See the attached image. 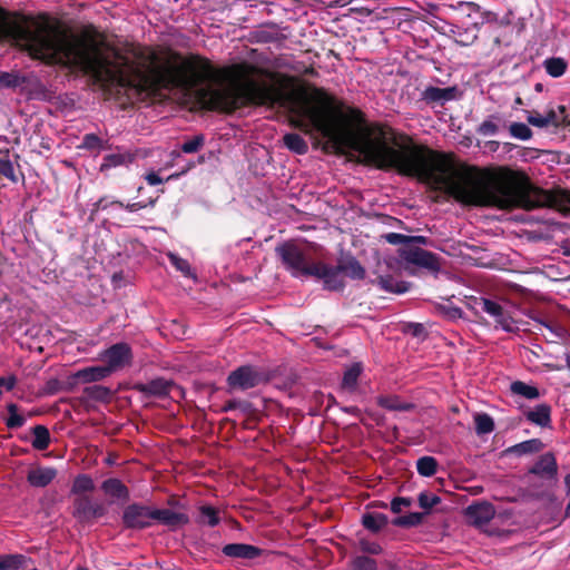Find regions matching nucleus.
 Segmentation results:
<instances>
[{"mask_svg":"<svg viewBox=\"0 0 570 570\" xmlns=\"http://www.w3.org/2000/svg\"><path fill=\"white\" fill-rule=\"evenodd\" d=\"M146 180L150 186L159 185L163 183V178L155 171L147 174Z\"/></svg>","mask_w":570,"mask_h":570,"instance_id":"nucleus-60","label":"nucleus"},{"mask_svg":"<svg viewBox=\"0 0 570 570\" xmlns=\"http://www.w3.org/2000/svg\"><path fill=\"white\" fill-rule=\"evenodd\" d=\"M343 411L356 416L361 413V410L357 406H346L343 409Z\"/></svg>","mask_w":570,"mask_h":570,"instance_id":"nucleus-62","label":"nucleus"},{"mask_svg":"<svg viewBox=\"0 0 570 570\" xmlns=\"http://www.w3.org/2000/svg\"><path fill=\"white\" fill-rule=\"evenodd\" d=\"M26 82V78L13 72H1L0 83L6 88H17Z\"/></svg>","mask_w":570,"mask_h":570,"instance_id":"nucleus-46","label":"nucleus"},{"mask_svg":"<svg viewBox=\"0 0 570 570\" xmlns=\"http://www.w3.org/2000/svg\"><path fill=\"white\" fill-rule=\"evenodd\" d=\"M95 490V483L90 475L78 474L72 482L71 493L80 497V494L92 492Z\"/></svg>","mask_w":570,"mask_h":570,"instance_id":"nucleus-32","label":"nucleus"},{"mask_svg":"<svg viewBox=\"0 0 570 570\" xmlns=\"http://www.w3.org/2000/svg\"><path fill=\"white\" fill-rule=\"evenodd\" d=\"M31 559L21 553L0 554V570H24Z\"/></svg>","mask_w":570,"mask_h":570,"instance_id":"nucleus-23","label":"nucleus"},{"mask_svg":"<svg viewBox=\"0 0 570 570\" xmlns=\"http://www.w3.org/2000/svg\"><path fill=\"white\" fill-rule=\"evenodd\" d=\"M101 360L110 373L131 365L134 354L130 345L125 342L116 343L101 353Z\"/></svg>","mask_w":570,"mask_h":570,"instance_id":"nucleus-7","label":"nucleus"},{"mask_svg":"<svg viewBox=\"0 0 570 570\" xmlns=\"http://www.w3.org/2000/svg\"><path fill=\"white\" fill-rule=\"evenodd\" d=\"M72 515L79 520L102 518L107 510L101 503H92L88 495H80L73 500Z\"/></svg>","mask_w":570,"mask_h":570,"instance_id":"nucleus-12","label":"nucleus"},{"mask_svg":"<svg viewBox=\"0 0 570 570\" xmlns=\"http://www.w3.org/2000/svg\"><path fill=\"white\" fill-rule=\"evenodd\" d=\"M351 570H377V563L367 556H356L350 562Z\"/></svg>","mask_w":570,"mask_h":570,"instance_id":"nucleus-42","label":"nucleus"},{"mask_svg":"<svg viewBox=\"0 0 570 570\" xmlns=\"http://www.w3.org/2000/svg\"><path fill=\"white\" fill-rule=\"evenodd\" d=\"M110 374L111 373L109 372V370L107 368L106 365L89 366V367L79 370L75 374V377L77 380L81 381L82 383H91V382L101 381V380L108 377Z\"/></svg>","mask_w":570,"mask_h":570,"instance_id":"nucleus-25","label":"nucleus"},{"mask_svg":"<svg viewBox=\"0 0 570 570\" xmlns=\"http://www.w3.org/2000/svg\"><path fill=\"white\" fill-rule=\"evenodd\" d=\"M543 67L549 76L559 78L567 71L568 63L561 57H551L543 61Z\"/></svg>","mask_w":570,"mask_h":570,"instance_id":"nucleus-29","label":"nucleus"},{"mask_svg":"<svg viewBox=\"0 0 570 570\" xmlns=\"http://www.w3.org/2000/svg\"><path fill=\"white\" fill-rule=\"evenodd\" d=\"M205 144V137L203 135H196L191 139L186 140L180 149L186 154H193L198 151Z\"/></svg>","mask_w":570,"mask_h":570,"instance_id":"nucleus-48","label":"nucleus"},{"mask_svg":"<svg viewBox=\"0 0 570 570\" xmlns=\"http://www.w3.org/2000/svg\"><path fill=\"white\" fill-rule=\"evenodd\" d=\"M168 257L171 265L175 266L177 271L181 272L185 276L191 275V267L188 261L179 257L176 254H169Z\"/></svg>","mask_w":570,"mask_h":570,"instance_id":"nucleus-51","label":"nucleus"},{"mask_svg":"<svg viewBox=\"0 0 570 570\" xmlns=\"http://www.w3.org/2000/svg\"><path fill=\"white\" fill-rule=\"evenodd\" d=\"M83 394L88 400L97 402H108L111 397V390L104 385H90L83 389Z\"/></svg>","mask_w":570,"mask_h":570,"instance_id":"nucleus-31","label":"nucleus"},{"mask_svg":"<svg viewBox=\"0 0 570 570\" xmlns=\"http://www.w3.org/2000/svg\"><path fill=\"white\" fill-rule=\"evenodd\" d=\"M239 409L243 413H250L253 411V405L248 401H240V400H228L222 411L223 412H229L233 410Z\"/></svg>","mask_w":570,"mask_h":570,"instance_id":"nucleus-47","label":"nucleus"},{"mask_svg":"<svg viewBox=\"0 0 570 570\" xmlns=\"http://www.w3.org/2000/svg\"><path fill=\"white\" fill-rule=\"evenodd\" d=\"M426 513L411 512L406 515H400L392 520V524L400 528H412L420 525Z\"/></svg>","mask_w":570,"mask_h":570,"instance_id":"nucleus-37","label":"nucleus"},{"mask_svg":"<svg viewBox=\"0 0 570 570\" xmlns=\"http://www.w3.org/2000/svg\"><path fill=\"white\" fill-rule=\"evenodd\" d=\"M358 548L362 552L368 554H381L383 551L382 547L377 542L371 541L366 538H361L358 540Z\"/></svg>","mask_w":570,"mask_h":570,"instance_id":"nucleus-50","label":"nucleus"},{"mask_svg":"<svg viewBox=\"0 0 570 570\" xmlns=\"http://www.w3.org/2000/svg\"><path fill=\"white\" fill-rule=\"evenodd\" d=\"M473 419L478 435L489 434L494 431V421L488 413H476Z\"/></svg>","mask_w":570,"mask_h":570,"instance_id":"nucleus-38","label":"nucleus"},{"mask_svg":"<svg viewBox=\"0 0 570 570\" xmlns=\"http://www.w3.org/2000/svg\"><path fill=\"white\" fill-rule=\"evenodd\" d=\"M562 249L566 256H570V245L563 246Z\"/></svg>","mask_w":570,"mask_h":570,"instance_id":"nucleus-64","label":"nucleus"},{"mask_svg":"<svg viewBox=\"0 0 570 570\" xmlns=\"http://www.w3.org/2000/svg\"><path fill=\"white\" fill-rule=\"evenodd\" d=\"M9 412V417L6 420V425L9 429H19L24 425L26 417L18 413V405L16 403H10L7 406Z\"/></svg>","mask_w":570,"mask_h":570,"instance_id":"nucleus-41","label":"nucleus"},{"mask_svg":"<svg viewBox=\"0 0 570 570\" xmlns=\"http://www.w3.org/2000/svg\"><path fill=\"white\" fill-rule=\"evenodd\" d=\"M544 448L543 442L540 439H530L518 443L508 449V452L514 453L518 455L529 454V453H538Z\"/></svg>","mask_w":570,"mask_h":570,"instance_id":"nucleus-28","label":"nucleus"},{"mask_svg":"<svg viewBox=\"0 0 570 570\" xmlns=\"http://www.w3.org/2000/svg\"><path fill=\"white\" fill-rule=\"evenodd\" d=\"M451 32L458 45L463 47L471 46L478 39V23H474L471 28L454 26Z\"/></svg>","mask_w":570,"mask_h":570,"instance_id":"nucleus-26","label":"nucleus"},{"mask_svg":"<svg viewBox=\"0 0 570 570\" xmlns=\"http://www.w3.org/2000/svg\"><path fill=\"white\" fill-rule=\"evenodd\" d=\"M529 473L548 481H556L558 475V463L552 452L539 456L537 462L529 469Z\"/></svg>","mask_w":570,"mask_h":570,"instance_id":"nucleus-13","label":"nucleus"},{"mask_svg":"<svg viewBox=\"0 0 570 570\" xmlns=\"http://www.w3.org/2000/svg\"><path fill=\"white\" fill-rule=\"evenodd\" d=\"M387 523L389 518L383 513L367 512L362 515L363 527L373 533L380 532Z\"/></svg>","mask_w":570,"mask_h":570,"instance_id":"nucleus-27","label":"nucleus"},{"mask_svg":"<svg viewBox=\"0 0 570 570\" xmlns=\"http://www.w3.org/2000/svg\"><path fill=\"white\" fill-rule=\"evenodd\" d=\"M473 309L476 313L483 312L489 314L491 317H493L497 325L502 327L505 332H514V320L510 312L505 309L500 303L489 298L479 297L474 298L473 301Z\"/></svg>","mask_w":570,"mask_h":570,"instance_id":"nucleus-6","label":"nucleus"},{"mask_svg":"<svg viewBox=\"0 0 570 570\" xmlns=\"http://www.w3.org/2000/svg\"><path fill=\"white\" fill-rule=\"evenodd\" d=\"M460 6L466 8L469 12L480 10V6L474 2H460Z\"/></svg>","mask_w":570,"mask_h":570,"instance_id":"nucleus-61","label":"nucleus"},{"mask_svg":"<svg viewBox=\"0 0 570 570\" xmlns=\"http://www.w3.org/2000/svg\"><path fill=\"white\" fill-rule=\"evenodd\" d=\"M32 446L36 450L43 451L50 444V433L45 425H36L32 428Z\"/></svg>","mask_w":570,"mask_h":570,"instance_id":"nucleus-33","label":"nucleus"},{"mask_svg":"<svg viewBox=\"0 0 570 570\" xmlns=\"http://www.w3.org/2000/svg\"><path fill=\"white\" fill-rule=\"evenodd\" d=\"M61 389H62V383L58 379L52 377L46 382V384L43 386V393L47 395H55L58 392H60Z\"/></svg>","mask_w":570,"mask_h":570,"instance_id":"nucleus-55","label":"nucleus"},{"mask_svg":"<svg viewBox=\"0 0 570 570\" xmlns=\"http://www.w3.org/2000/svg\"><path fill=\"white\" fill-rule=\"evenodd\" d=\"M222 552L233 559L253 560L263 554V550L248 543H228L222 549Z\"/></svg>","mask_w":570,"mask_h":570,"instance_id":"nucleus-15","label":"nucleus"},{"mask_svg":"<svg viewBox=\"0 0 570 570\" xmlns=\"http://www.w3.org/2000/svg\"><path fill=\"white\" fill-rule=\"evenodd\" d=\"M419 505L426 510V514L429 513V510H431L433 507L439 504L441 502L440 497L435 494H429L428 492H421L417 498Z\"/></svg>","mask_w":570,"mask_h":570,"instance_id":"nucleus-49","label":"nucleus"},{"mask_svg":"<svg viewBox=\"0 0 570 570\" xmlns=\"http://www.w3.org/2000/svg\"><path fill=\"white\" fill-rule=\"evenodd\" d=\"M362 365L360 363H354L350 366L343 375L342 387L346 390H354L357 385L358 377L362 373Z\"/></svg>","mask_w":570,"mask_h":570,"instance_id":"nucleus-39","label":"nucleus"},{"mask_svg":"<svg viewBox=\"0 0 570 570\" xmlns=\"http://www.w3.org/2000/svg\"><path fill=\"white\" fill-rule=\"evenodd\" d=\"M156 200L157 198H149L147 202L145 200H140V202H136V203H128V204H124L120 200H111V202H108V198L107 197H102L100 198L96 204H95V209L96 210H105L107 209L110 205H117L118 207L120 208H125L127 212H130V213H134V212H138L140 209H144L148 206L150 207H154L155 204H156Z\"/></svg>","mask_w":570,"mask_h":570,"instance_id":"nucleus-21","label":"nucleus"},{"mask_svg":"<svg viewBox=\"0 0 570 570\" xmlns=\"http://www.w3.org/2000/svg\"><path fill=\"white\" fill-rule=\"evenodd\" d=\"M510 391L515 395H521L528 400H535L540 396L538 387L529 385L522 381H514L510 385Z\"/></svg>","mask_w":570,"mask_h":570,"instance_id":"nucleus-34","label":"nucleus"},{"mask_svg":"<svg viewBox=\"0 0 570 570\" xmlns=\"http://www.w3.org/2000/svg\"><path fill=\"white\" fill-rule=\"evenodd\" d=\"M412 504V500L410 498L396 497L391 501V510L393 513H400L402 508L410 507Z\"/></svg>","mask_w":570,"mask_h":570,"instance_id":"nucleus-56","label":"nucleus"},{"mask_svg":"<svg viewBox=\"0 0 570 570\" xmlns=\"http://www.w3.org/2000/svg\"><path fill=\"white\" fill-rule=\"evenodd\" d=\"M79 147L90 151L101 150L105 148V142L96 134H86L83 135Z\"/></svg>","mask_w":570,"mask_h":570,"instance_id":"nucleus-44","label":"nucleus"},{"mask_svg":"<svg viewBox=\"0 0 570 570\" xmlns=\"http://www.w3.org/2000/svg\"><path fill=\"white\" fill-rule=\"evenodd\" d=\"M282 264L295 277L311 276L315 262H311L307 254L296 243L284 242L275 247Z\"/></svg>","mask_w":570,"mask_h":570,"instance_id":"nucleus-2","label":"nucleus"},{"mask_svg":"<svg viewBox=\"0 0 570 570\" xmlns=\"http://www.w3.org/2000/svg\"><path fill=\"white\" fill-rule=\"evenodd\" d=\"M460 97L458 86L439 88L426 86L421 92V100L429 106H443L448 101L456 100Z\"/></svg>","mask_w":570,"mask_h":570,"instance_id":"nucleus-10","label":"nucleus"},{"mask_svg":"<svg viewBox=\"0 0 570 570\" xmlns=\"http://www.w3.org/2000/svg\"><path fill=\"white\" fill-rule=\"evenodd\" d=\"M373 283L377 284L383 291L394 294H403L410 288L409 283L396 281L392 275H379Z\"/></svg>","mask_w":570,"mask_h":570,"instance_id":"nucleus-24","label":"nucleus"},{"mask_svg":"<svg viewBox=\"0 0 570 570\" xmlns=\"http://www.w3.org/2000/svg\"><path fill=\"white\" fill-rule=\"evenodd\" d=\"M167 525L171 529L185 525L189 522L187 514L170 509H158L153 507V525L155 523Z\"/></svg>","mask_w":570,"mask_h":570,"instance_id":"nucleus-14","label":"nucleus"},{"mask_svg":"<svg viewBox=\"0 0 570 570\" xmlns=\"http://www.w3.org/2000/svg\"><path fill=\"white\" fill-rule=\"evenodd\" d=\"M337 265L342 274H345L347 277L352 279L361 281L365 278V268L351 254L342 255L337 261Z\"/></svg>","mask_w":570,"mask_h":570,"instance_id":"nucleus-17","label":"nucleus"},{"mask_svg":"<svg viewBox=\"0 0 570 570\" xmlns=\"http://www.w3.org/2000/svg\"><path fill=\"white\" fill-rule=\"evenodd\" d=\"M101 490L106 495L121 502H128L130 492L128 487L117 478H109L101 483Z\"/></svg>","mask_w":570,"mask_h":570,"instance_id":"nucleus-18","label":"nucleus"},{"mask_svg":"<svg viewBox=\"0 0 570 570\" xmlns=\"http://www.w3.org/2000/svg\"><path fill=\"white\" fill-rule=\"evenodd\" d=\"M382 239H384L386 243H389L391 245H401V246H407L410 244L412 246H419V247H420V245L431 246L433 243L426 236H421V235L407 236V235H403V234H399V233L384 234V235H382Z\"/></svg>","mask_w":570,"mask_h":570,"instance_id":"nucleus-20","label":"nucleus"},{"mask_svg":"<svg viewBox=\"0 0 570 570\" xmlns=\"http://www.w3.org/2000/svg\"><path fill=\"white\" fill-rule=\"evenodd\" d=\"M527 121L534 127L538 128H547L548 121L544 119V116L540 115L537 110L527 111Z\"/></svg>","mask_w":570,"mask_h":570,"instance_id":"nucleus-53","label":"nucleus"},{"mask_svg":"<svg viewBox=\"0 0 570 570\" xmlns=\"http://www.w3.org/2000/svg\"><path fill=\"white\" fill-rule=\"evenodd\" d=\"M202 519L209 525L216 527L220 519L218 517V510L212 505H202L199 508Z\"/></svg>","mask_w":570,"mask_h":570,"instance_id":"nucleus-45","label":"nucleus"},{"mask_svg":"<svg viewBox=\"0 0 570 570\" xmlns=\"http://www.w3.org/2000/svg\"><path fill=\"white\" fill-rule=\"evenodd\" d=\"M0 175L8 178L12 183L18 181L13 165L9 158H0Z\"/></svg>","mask_w":570,"mask_h":570,"instance_id":"nucleus-52","label":"nucleus"},{"mask_svg":"<svg viewBox=\"0 0 570 570\" xmlns=\"http://www.w3.org/2000/svg\"><path fill=\"white\" fill-rule=\"evenodd\" d=\"M399 256L407 264L425 268L432 273H439L441 269L440 257L419 246H401L397 249Z\"/></svg>","mask_w":570,"mask_h":570,"instance_id":"nucleus-5","label":"nucleus"},{"mask_svg":"<svg viewBox=\"0 0 570 570\" xmlns=\"http://www.w3.org/2000/svg\"><path fill=\"white\" fill-rule=\"evenodd\" d=\"M17 383L16 376L11 375L8 377L0 376V395L2 394V389H6L7 391H11Z\"/></svg>","mask_w":570,"mask_h":570,"instance_id":"nucleus-58","label":"nucleus"},{"mask_svg":"<svg viewBox=\"0 0 570 570\" xmlns=\"http://www.w3.org/2000/svg\"><path fill=\"white\" fill-rule=\"evenodd\" d=\"M558 109L560 110V112L562 114V125H561V128H568L570 127V114L567 112V108L566 106L563 105H560L558 106Z\"/></svg>","mask_w":570,"mask_h":570,"instance_id":"nucleus-59","label":"nucleus"},{"mask_svg":"<svg viewBox=\"0 0 570 570\" xmlns=\"http://www.w3.org/2000/svg\"><path fill=\"white\" fill-rule=\"evenodd\" d=\"M562 114L560 112L559 109H549L548 112L544 116V119L548 121V127L549 126H552V127H556V128H560L561 125H562Z\"/></svg>","mask_w":570,"mask_h":570,"instance_id":"nucleus-54","label":"nucleus"},{"mask_svg":"<svg viewBox=\"0 0 570 570\" xmlns=\"http://www.w3.org/2000/svg\"><path fill=\"white\" fill-rule=\"evenodd\" d=\"M499 121L500 117L498 115H491L479 125L476 132L481 136H493L499 131Z\"/></svg>","mask_w":570,"mask_h":570,"instance_id":"nucleus-40","label":"nucleus"},{"mask_svg":"<svg viewBox=\"0 0 570 570\" xmlns=\"http://www.w3.org/2000/svg\"><path fill=\"white\" fill-rule=\"evenodd\" d=\"M552 407L548 403L537 404L532 409L523 411V415L528 422L538 425L542 429L551 428L552 424Z\"/></svg>","mask_w":570,"mask_h":570,"instance_id":"nucleus-16","label":"nucleus"},{"mask_svg":"<svg viewBox=\"0 0 570 570\" xmlns=\"http://www.w3.org/2000/svg\"><path fill=\"white\" fill-rule=\"evenodd\" d=\"M442 313L451 320L460 318L462 316V309L455 306H441Z\"/></svg>","mask_w":570,"mask_h":570,"instance_id":"nucleus-57","label":"nucleus"},{"mask_svg":"<svg viewBox=\"0 0 570 570\" xmlns=\"http://www.w3.org/2000/svg\"><path fill=\"white\" fill-rule=\"evenodd\" d=\"M376 404L389 411L409 412L415 407L413 403L403 401L399 395H380Z\"/></svg>","mask_w":570,"mask_h":570,"instance_id":"nucleus-22","label":"nucleus"},{"mask_svg":"<svg viewBox=\"0 0 570 570\" xmlns=\"http://www.w3.org/2000/svg\"><path fill=\"white\" fill-rule=\"evenodd\" d=\"M263 371L253 365H242L232 371L227 376V385L230 390L246 391L266 382Z\"/></svg>","mask_w":570,"mask_h":570,"instance_id":"nucleus-4","label":"nucleus"},{"mask_svg":"<svg viewBox=\"0 0 570 570\" xmlns=\"http://www.w3.org/2000/svg\"><path fill=\"white\" fill-rule=\"evenodd\" d=\"M121 522L127 530L148 529L153 527V507L141 502L129 503L122 510Z\"/></svg>","mask_w":570,"mask_h":570,"instance_id":"nucleus-3","label":"nucleus"},{"mask_svg":"<svg viewBox=\"0 0 570 570\" xmlns=\"http://www.w3.org/2000/svg\"><path fill=\"white\" fill-rule=\"evenodd\" d=\"M283 141L286 148H288L291 151H294L297 155H304L308 151L307 142L298 134H286L283 137Z\"/></svg>","mask_w":570,"mask_h":570,"instance_id":"nucleus-30","label":"nucleus"},{"mask_svg":"<svg viewBox=\"0 0 570 570\" xmlns=\"http://www.w3.org/2000/svg\"><path fill=\"white\" fill-rule=\"evenodd\" d=\"M509 132L513 138L520 140H529L533 136L531 128L523 122H512L509 126Z\"/></svg>","mask_w":570,"mask_h":570,"instance_id":"nucleus-43","label":"nucleus"},{"mask_svg":"<svg viewBox=\"0 0 570 570\" xmlns=\"http://www.w3.org/2000/svg\"><path fill=\"white\" fill-rule=\"evenodd\" d=\"M175 386V383L171 380H167L164 377H156L149 382L134 383L132 390L141 393L145 397H166L169 395L171 389Z\"/></svg>","mask_w":570,"mask_h":570,"instance_id":"nucleus-11","label":"nucleus"},{"mask_svg":"<svg viewBox=\"0 0 570 570\" xmlns=\"http://www.w3.org/2000/svg\"><path fill=\"white\" fill-rule=\"evenodd\" d=\"M341 274L342 272L338 269V265L330 266L325 263L317 262L314 263L311 276L322 279L325 289L338 292L343 291L345 287V283Z\"/></svg>","mask_w":570,"mask_h":570,"instance_id":"nucleus-8","label":"nucleus"},{"mask_svg":"<svg viewBox=\"0 0 570 570\" xmlns=\"http://www.w3.org/2000/svg\"><path fill=\"white\" fill-rule=\"evenodd\" d=\"M132 157L130 154H109L104 157L100 165V171H107L110 168L122 166L131 163Z\"/></svg>","mask_w":570,"mask_h":570,"instance_id":"nucleus-36","label":"nucleus"},{"mask_svg":"<svg viewBox=\"0 0 570 570\" xmlns=\"http://www.w3.org/2000/svg\"><path fill=\"white\" fill-rule=\"evenodd\" d=\"M304 75L308 77H318V71L311 66L304 70Z\"/></svg>","mask_w":570,"mask_h":570,"instance_id":"nucleus-63","label":"nucleus"},{"mask_svg":"<svg viewBox=\"0 0 570 570\" xmlns=\"http://www.w3.org/2000/svg\"><path fill=\"white\" fill-rule=\"evenodd\" d=\"M464 515L469 524L481 528L494 518L495 508L488 501H476L465 508Z\"/></svg>","mask_w":570,"mask_h":570,"instance_id":"nucleus-9","label":"nucleus"},{"mask_svg":"<svg viewBox=\"0 0 570 570\" xmlns=\"http://www.w3.org/2000/svg\"><path fill=\"white\" fill-rule=\"evenodd\" d=\"M294 77L282 73V108L289 112L291 125L304 134L315 131L338 147L357 151L365 165L415 177L465 205L525 210L570 207L569 193L535 187L523 171L499 167L481 179L476 168L458 164L453 154L414 144L407 136H404L405 144H397L389 127L374 124L353 130L325 89L312 86L309 96L306 89L294 88Z\"/></svg>","mask_w":570,"mask_h":570,"instance_id":"nucleus-1","label":"nucleus"},{"mask_svg":"<svg viewBox=\"0 0 570 570\" xmlns=\"http://www.w3.org/2000/svg\"><path fill=\"white\" fill-rule=\"evenodd\" d=\"M57 476V470L49 466L31 469L27 474V481L31 487L45 488Z\"/></svg>","mask_w":570,"mask_h":570,"instance_id":"nucleus-19","label":"nucleus"},{"mask_svg":"<svg viewBox=\"0 0 570 570\" xmlns=\"http://www.w3.org/2000/svg\"><path fill=\"white\" fill-rule=\"evenodd\" d=\"M439 463L433 456H421L416 461V470L417 473L422 476L430 478L433 476L438 471Z\"/></svg>","mask_w":570,"mask_h":570,"instance_id":"nucleus-35","label":"nucleus"}]
</instances>
